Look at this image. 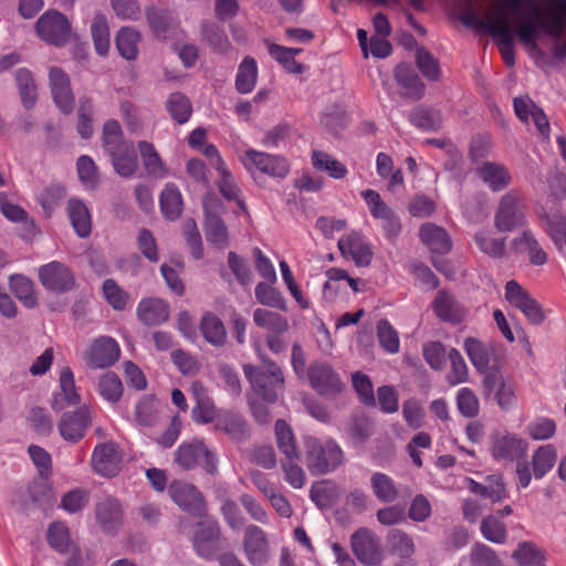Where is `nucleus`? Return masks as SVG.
I'll return each instance as SVG.
<instances>
[{"label": "nucleus", "instance_id": "26", "mask_svg": "<svg viewBox=\"0 0 566 566\" xmlns=\"http://www.w3.org/2000/svg\"><path fill=\"white\" fill-rule=\"evenodd\" d=\"M216 429L224 432L234 441H242L249 437L250 429L244 417L233 410H221L216 419Z\"/></svg>", "mask_w": 566, "mask_h": 566}, {"label": "nucleus", "instance_id": "8", "mask_svg": "<svg viewBox=\"0 0 566 566\" xmlns=\"http://www.w3.org/2000/svg\"><path fill=\"white\" fill-rule=\"evenodd\" d=\"M170 499L185 512L201 517L207 512L203 494L193 485L181 480L172 481L168 486Z\"/></svg>", "mask_w": 566, "mask_h": 566}, {"label": "nucleus", "instance_id": "62", "mask_svg": "<svg viewBox=\"0 0 566 566\" xmlns=\"http://www.w3.org/2000/svg\"><path fill=\"white\" fill-rule=\"evenodd\" d=\"M228 265L234 274L237 281L242 286H249L253 282V273L245 260L240 258L235 252H230L228 256Z\"/></svg>", "mask_w": 566, "mask_h": 566}, {"label": "nucleus", "instance_id": "37", "mask_svg": "<svg viewBox=\"0 0 566 566\" xmlns=\"http://www.w3.org/2000/svg\"><path fill=\"white\" fill-rule=\"evenodd\" d=\"M253 322L256 326L268 329L270 334H283L289 328V322L284 316L265 308L254 310Z\"/></svg>", "mask_w": 566, "mask_h": 566}, {"label": "nucleus", "instance_id": "22", "mask_svg": "<svg viewBox=\"0 0 566 566\" xmlns=\"http://www.w3.org/2000/svg\"><path fill=\"white\" fill-rule=\"evenodd\" d=\"M49 78L54 103L61 112L71 114L74 108V98L67 74L59 67H52Z\"/></svg>", "mask_w": 566, "mask_h": 566}, {"label": "nucleus", "instance_id": "35", "mask_svg": "<svg viewBox=\"0 0 566 566\" xmlns=\"http://www.w3.org/2000/svg\"><path fill=\"white\" fill-rule=\"evenodd\" d=\"M478 174L493 191L502 190L511 182L510 172L500 164L484 163L478 169Z\"/></svg>", "mask_w": 566, "mask_h": 566}, {"label": "nucleus", "instance_id": "30", "mask_svg": "<svg viewBox=\"0 0 566 566\" xmlns=\"http://www.w3.org/2000/svg\"><path fill=\"white\" fill-rule=\"evenodd\" d=\"M138 149L144 168L150 177L164 179L168 176V168L153 144L140 142Z\"/></svg>", "mask_w": 566, "mask_h": 566}, {"label": "nucleus", "instance_id": "47", "mask_svg": "<svg viewBox=\"0 0 566 566\" xmlns=\"http://www.w3.org/2000/svg\"><path fill=\"white\" fill-rule=\"evenodd\" d=\"M374 433V423L364 412L353 415L348 424V434L355 443L366 442Z\"/></svg>", "mask_w": 566, "mask_h": 566}, {"label": "nucleus", "instance_id": "27", "mask_svg": "<svg viewBox=\"0 0 566 566\" xmlns=\"http://www.w3.org/2000/svg\"><path fill=\"white\" fill-rule=\"evenodd\" d=\"M432 307L434 314L444 322L460 323L464 317V310L453 295L444 290L438 292Z\"/></svg>", "mask_w": 566, "mask_h": 566}, {"label": "nucleus", "instance_id": "7", "mask_svg": "<svg viewBox=\"0 0 566 566\" xmlns=\"http://www.w3.org/2000/svg\"><path fill=\"white\" fill-rule=\"evenodd\" d=\"M240 160L244 168L254 175L256 171L271 177L283 178L287 175L290 167L283 157L249 149L241 155Z\"/></svg>", "mask_w": 566, "mask_h": 566}, {"label": "nucleus", "instance_id": "17", "mask_svg": "<svg viewBox=\"0 0 566 566\" xmlns=\"http://www.w3.org/2000/svg\"><path fill=\"white\" fill-rule=\"evenodd\" d=\"M361 197L373 218L382 222L389 235H396L400 231V221L380 195L373 189H367L361 192Z\"/></svg>", "mask_w": 566, "mask_h": 566}, {"label": "nucleus", "instance_id": "63", "mask_svg": "<svg viewBox=\"0 0 566 566\" xmlns=\"http://www.w3.org/2000/svg\"><path fill=\"white\" fill-rule=\"evenodd\" d=\"M417 66L424 77L428 80H438L440 76V67L437 59L427 50L418 49L416 53Z\"/></svg>", "mask_w": 566, "mask_h": 566}, {"label": "nucleus", "instance_id": "25", "mask_svg": "<svg viewBox=\"0 0 566 566\" xmlns=\"http://www.w3.org/2000/svg\"><path fill=\"white\" fill-rule=\"evenodd\" d=\"M80 401L81 396L75 386L74 374L70 367H64L60 373V390L54 394L51 406L60 411Z\"/></svg>", "mask_w": 566, "mask_h": 566}, {"label": "nucleus", "instance_id": "28", "mask_svg": "<svg viewBox=\"0 0 566 566\" xmlns=\"http://www.w3.org/2000/svg\"><path fill=\"white\" fill-rule=\"evenodd\" d=\"M137 316L145 325H158L168 319L169 306L157 297L144 298L138 304Z\"/></svg>", "mask_w": 566, "mask_h": 566}, {"label": "nucleus", "instance_id": "11", "mask_svg": "<svg viewBox=\"0 0 566 566\" xmlns=\"http://www.w3.org/2000/svg\"><path fill=\"white\" fill-rule=\"evenodd\" d=\"M350 545L354 555L361 564L377 566L380 563V542L371 530L358 528L350 537Z\"/></svg>", "mask_w": 566, "mask_h": 566}, {"label": "nucleus", "instance_id": "57", "mask_svg": "<svg viewBox=\"0 0 566 566\" xmlns=\"http://www.w3.org/2000/svg\"><path fill=\"white\" fill-rule=\"evenodd\" d=\"M377 337L380 346L388 353L395 354L399 352V336L397 331L387 319H381L377 324Z\"/></svg>", "mask_w": 566, "mask_h": 566}, {"label": "nucleus", "instance_id": "15", "mask_svg": "<svg viewBox=\"0 0 566 566\" xmlns=\"http://www.w3.org/2000/svg\"><path fill=\"white\" fill-rule=\"evenodd\" d=\"M524 219L523 208L517 193H505L499 203L494 223L500 231H511L522 224Z\"/></svg>", "mask_w": 566, "mask_h": 566}, {"label": "nucleus", "instance_id": "4", "mask_svg": "<svg viewBox=\"0 0 566 566\" xmlns=\"http://www.w3.org/2000/svg\"><path fill=\"white\" fill-rule=\"evenodd\" d=\"M174 460L184 470H192L201 463L208 474L214 475L218 472L214 453L199 439L181 443L175 451Z\"/></svg>", "mask_w": 566, "mask_h": 566}, {"label": "nucleus", "instance_id": "36", "mask_svg": "<svg viewBox=\"0 0 566 566\" xmlns=\"http://www.w3.org/2000/svg\"><path fill=\"white\" fill-rule=\"evenodd\" d=\"M556 460L557 450L553 444L538 447L532 457V471L535 479L544 478L553 469Z\"/></svg>", "mask_w": 566, "mask_h": 566}, {"label": "nucleus", "instance_id": "59", "mask_svg": "<svg viewBox=\"0 0 566 566\" xmlns=\"http://www.w3.org/2000/svg\"><path fill=\"white\" fill-rule=\"evenodd\" d=\"M457 406L460 413L467 418H474L480 411L479 398L475 392L468 387H463L458 391Z\"/></svg>", "mask_w": 566, "mask_h": 566}, {"label": "nucleus", "instance_id": "16", "mask_svg": "<svg viewBox=\"0 0 566 566\" xmlns=\"http://www.w3.org/2000/svg\"><path fill=\"white\" fill-rule=\"evenodd\" d=\"M190 392L196 402L191 410L193 421L201 424L214 422L220 411L210 397L208 388L201 381L195 380L190 385Z\"/></svg>", "mask_w": 566, "mask_h": 566}, {"label": "nucleus", "instance_id": "13", "mask_svg": "<svg viewBox=\"0 0 566 566\" xmlns=\"http://www.w3.org/2000/svg\"><path fill=\"white\" fill-rule=\"evenodd\" d=\"M193 547L201 557L207 559L213 558L222 549L220 525L217 521L207 520L197 524Z\"/></svg>", "mask_w": 566, "mask_h": 566}, {"label": "nucleus", "instance_id": "46", "mask_svg": "<svg viewBox=\"0 0 566 566\" xmlns=\"http://www.w3.org/2000/svg\"><path fill=\"white\" fill-rule=\"evenodd\" d=\"M256 77V62L254 59L248 56L242 61V63L239 66L235 80L237 90L242 94L252 92L253 88L255 87Z\"/></svg>", "mask_w": 566, "mask_h": 566}, {"label": "nucleus", "instance_id": "44", "mask_svg": "<svg viewBox=\"0 0 566 566\" xmlns=\"http://www.w3.org/2000/svg\"><path fill=\"white\" fill-rule=\"evenodd\" d=\"M269 53L275 59L287 72L301 74L305 66L295 60V55L302 52L301 49H291L277 44H269Z\"/></svg>", "mask_w": 566, "mask_h": 566}, {"label": "nucleus", "instance_id": "6", "mask_svg": "<svg viewBox=\"0 0 566 566\" xmlns=\"http://www.w3.org/2000/svg\"><path fill=\"white\" fill-rule=\"evenodd\" d=\"M528 443L516 433L496 430L490 436V452L497 462H515L526 457Z\"/></svg>", "mask_w": 566, "mask_h": 566}, {"label": "nucleus", "instance_id": "20", "mask_svg": "<svg viewBox=\"0 0 566 566\" xmlns=\"http://www.w3.org/2000/svg\"><path fill=\"white\" fill-rule=\"evenodd\" d=\"M243 546L245 556L252 566H263L269 560V543L261 527L249 525L245 528Z\"/></svg>", "mask_w": 566, "mask_h": 566}, {"label": "nucleus", "instance_id": "23", "mask_svg": "<svg viewBox=\"0 0 566 566\" xmlns=\"http://www.w3.org/2000/svg\"><path fill=\"white\" fill-rule=\"evenodd\" d=\"M120 454L114 443H101L94 449L92 465L96 473L104 476H114L119 471Z\"/></svg>", "mask_w": 566, "mask_h": 566}, {"label": "nucleus", "instance_id": "48", "mask_svg": "<svg viewBox=\"0 0 566 566\" xmlns=\"http://www.w3.org/2000/svg\"><path fill=\"white\" fill-rule=\"evenodd\" d=\"M512 557L521 566H544L545 556L533 543L524 542L513 552Z\"/></svg>", "mask_w": 566, "mask_h": 566}, {"label": "nucleus", "instance_id": "12", "mask_svg": "<svg viewBox=\"0 0 566 566\" xmlns=\"http://www.w3.org/2000/svg\"><path fill=\"white\" fill-rule=\"evenodd\" d=\"M36 32L42 40L61 45L70 38L71 25L62 13L48 11L38 20Z\"/></svg>", "mask_w": 566, "mask_h": 566}, {"label": "nucleus", "instance_id": "42", "mask_svg": "<svg viewBox=\"0 0 566 566\" xmlns=\"http://www.w3.org/2000/svg\"><path fill=\"white\" fill-rule=\"evenodd\" d=\"M275 437L279 450L283 453L284 459L298 460L300 455L292 429L284 420H277L275 423Z\"/></svg>", "mask_w": 566, "mask_h": 566}, {"label": "nucleus", "instance_id": "9", "mask_svg": "<svg viewBox=\"0 0 566 566\" xmlns=\"http://www.w3.org/2000/svg\"><path fill=\"white\" fill-rule=\"evenodd\" d=\"M307 378L321 396L328 398L336 397L344 388L339 375L325 361L312 363L307 369Z\"/></svg>", "mask_w": 566, "mask_h": 566}, {"label": "nucleus", "instance_id": "54", "mask_svg": "<svg viewBox=\"0 0 566 566\" xmlns=\"http://www.w3.org/2000/svg\"><path fill=\"white\" fill-rule=\"evenodd\" d=\"M448 358L451 364V369L447 376L448 382L452 386L465 382L469 377V368L460 352L451 348Z\"/></svg>", "mask_w": 566, "mask_h": 566}, {"label": "nucleus", "instance_id": "38", "mask_svg": "<svg viewBox=\"0 0 566 566\" xmlns=\"http://www.w3.org/2000/svg\"><path fill=\"white\" fill-rule=\"evenodd\" d=\"M108 154L112 157L113 166L118 175L130 177L137 170V158L130 145L127 144L123 146L122 149H115Z\"/></svg>", "mask_w": 566, "mask_h": 566}, {"label": "nucleus", "instance_id": "1", "mask_svg": "<svg viewBox=\"0 0 566 566\" xmlns=\"http://www.w3.org/2000/svg\"><path fill=\"white\" fill-rule=\"evenodd\" d=\"M548 15L533 0H491L476 15L467 14L464 25L492 35L504 63L515 64L514 41H518L528 55L538 61L544 56L539 46L542 34L556 43L552 48L555 59L566 56V0H543Z\"/></svg>", "mask_w": 566, "mask_h": 566}, {"label": "nucleus", "instance_id": "32", "mask_svg": "<svg viewBox=\"0 0 566 566\" xmlns=\"http://www.w3.org/2000/svg\"><path fill=\"white\" fill-rule=\"evenodd\" d=\"M159 206L163 216L167 220H176L182 212V196L178 187L174 184H167L159 197Z\"/></svg>", "mask_w": 566, "mask_h": 566}, {"label": "nucleus", "instance_id": "56", "mask_svg": "<svg viewBox=\"0 0 566 566\" xmlns=\"http://www.w3.org/2000/svg\"><path fill=\"white\" fill-rule=\"evenodd\" d=\"M388 542L392 553L400 558H409L415 553L412 538L400 530H392L388 535Z\"/></svg>", "mask_w": 566, "mask_h": 566}, {"label": "nucleus", "instance_id": "61", "mask_svg": "<svg viewBox=\"0 0 566 566\" xmlns=\"http://www.w3.org/2000/svg\"><path fill=\"white\" fill-rule=\"evenodd\" d=\"M77 174L85 188L92 189L97 185L98 171L95 163L88 156H81L77 159Z\"/></svg>", "mask_w": 566, "mask_h": 566}, {"label": "nucleus", "instance_id": "45", "mask_svg": "<svg viewBox=\"0 0 566 566\" xmlns=\"http://www.w3.org/2000/svg\"><path fill=\"white\" fill-rule=\"evenodd\" d=\"M91 33L97 54L105 56L108 53L111 45L109 29L105 15L97 13L94 17L91 25Z\"/></svg>", "mask_w": 566, "mask_h": 566}, {"label": "nucleus", "instance_id": "51", "mask_svg": "<svg viewBox=\"0 0 566 566\" xmlns=\"http://www.w3.org/2000/svg\"><path fill=\"white\" fill-rule=\"evenodd\" d=\"M481 533L490 542L504 544L507 537L506 525L495 515H488L481 522Z\"/></svg>", "mask_w": 566, "mask_h": 566}, {"label": "nucleus", "instance_id": "34", "mask_svg": "<svg viewBox=\"0 0 566 566\" xmlns=\"http://www.w3.org/2000/svg\"><path fill=\"white\" fill-rule=\"evenodd\" d=\"M398 84L405 90V95L419 99L424 92V85L413 70L407 64H399L395 70Z\"/></svg>", "mask_w": 566, "mask_h": 566}, {"label": "nucleus", "instance_id": "21", "mask_svg": "<svg viewBox=\"0 0 566 566\" xmlns=\"http://www.w3.org/2000/svg\"><path fill=\"white\" fill-rule=\"evenodd\" d=\"M119 354V346L114 338L101 336L90 347L87 364L93 368H106L118 360Z\"/></svg>", "mask_w": 566, "mask_h": 566}, {"label": "nucleus", "instance_id": "64", "mask_svg": "<svg viewBox=\"0 0 566 566\" xmlns=\"http://www.w3.org/2000/svg\"><path fill=\"white\" fill-rule=\"evenodd\" d=\"M472 566H503L495 552L484 544H476L471 552Z\"/></svg>", "mask_w": 566, "mask_h": 566}, {"label": "nucleus", "instance_id": "3", "mask_svg": "<svg viewBox=\"0 0 566 566\" xmlns=\"http://www.w3.org/2000/svg\"><path fill=\"white\" fill-rule=\"evenodd\" d=\"M306 465L312 474H326L343 461V452L334 441L322 442L314 437L304 439Z\"/></svg>", "mask_w": 566, "mask_h": 566}, {"label": "nucleus", "instance_id": "50", "mask_svg": "<svg viewBox=\"0 0 566 566\" xmlns=\"http://www.w3.org/2000/svg\"><path fill=\"white\" fill-rule=\"evenodd\" d=\"M273 284L274 283L260 282L255 286V298L262 305L285 311V300L282 293L272 286Z\"/></svg>", "mask_w": 566, "mask_h": 566}, {"label": "nucleus", "instance_id": "19", "mask_svg": "<svg viewBox=\"0 0 566 566\" xmlns=\"http://www.w3.org/2000/svg\"><path fill=\"white\" fill-rule=\"evenodd\" d=\"M205 210L207 212V224H206V235L207 239L217 245L227 244L228 243V230L224 222L220 218V212H222V205L220 200L212 195L207 196L203 201Z\"/></svg>", "mask_w": 566, "mask_h": 566}, {"label": "nucleus", "instance_id": "33", "mask_svg": "<svg viewBox=\"0 0 566 566\" xmlns=\"http://www.w3.org/2000/svg\"><path fill=\"white\" fill-rule=\"evenodd\" d=\"M464 350L469 356L472 365L479 373H484L490 370V360H491V348L489 345L484 344L480 339L475 337H468L464 340Z\"/></svg>", "mask_w": 566, "mask_h": 566}, {"label": "nucleus", "instance_id": "41", "mask_svg": "<svg viewBox=\"0 0 566 566\" xmlns=\"http://www.w3.org/2000/svg\"><path fill=\"white\" fill-rule=\"evenodd\" d=\"M10 289L24 306L32 308L38 305L34 284L27 276L21 274L11 275Z\"/></svg>", "mask_w": 566, "mask_h": 566}, {"label": "nucleus", "instance_id": "53", "mask_svg": "<svg viewBox=\"0 0 566 566\" xmlns=\"http://www.w3.org/2000/svg\"><path fill=\"white\" fill-rule=\"evenodd\" d=\"M99 395L109 402H116L123 395V384L112 371L104 374L98 381Z\"/></svg>", "mask_w": 566, "mask_h": 566}, {"label": "nucleus", "instance_id": "5", "mask_svg": "<svg viewBox=\"0 0 566 566\" xmlns=\"http://www.w3.org/2000/svg\"><path fill=\"white\" fill-rule=\"evenodd\" d=\"M483 395L492 397L503 411L511 410L516 401V385L506 378L500 368H491L482 380Z\"/></svg>", "mask_w": 566, "mask_h": 566}, {"label": "nucleus", "instance_id": "2", "mask_svg": "<svg viewBox=\"0 0 566 566\" xmlns=\"http://www.w3.org/2000/svg\"><path fill=\"white\" fill-rule=\"evenodd\" d=\"M263 368L244 365L243 371L253 390L265 401L274 402L284 388V376L281 367L271 359L263 358Z\"/></svg>", "mask_w": 566, "mask_h": 566}, {"label": "nucleus", "instance_id": "39", "mask_svg": "<svg viewBox=\"0 0 566 566\" xmlns=\"http://www.w3.org/2000/svg\"><path fill=\"white\" fill-rule=\"evenodd\" d=\"M312 165L316 170L324 171L335 179H342L348 172L344 164L322 150H313Z\"/></svg>", "mask_w": 566, "mask_h": 566}, {"label": "nucleus", "instance_id": "24", "mask_svg": "<svg viewBox=\"0 0 566 566\" xmlns=\"http://www.w3.org/2000/svg\"><path fill=\"white\" fill-rule=\"evenodd\" d=\"M96 520L107 534H116L122 526L123 511L119 502L114 497H106L96 505Z\"/></svg>", "mask_w": 566, "mask_h": 566}, {"label": "nucleus", "instance_id": "31", "mask_svg": "<svg viewBox=\"0 0 566 566\" xmlns=\"http://www.w3.org/2000/svg\"><path fill=\"white\" fill-rule=\"evenodd\" d=\"M67 214L72 227L80 237H87L92 231V217L86 205L75 198L69 200Z\"/></svg>", "mask_w": 566, "mask_h": 566}, {"label": "nucleus", "instance_id": "10", "mask_svg": "<svg viewBox=\"0 0 566 566\" xmlns=\"http://www.w3.org/2000/svg\"><path fill=\"white\" fill-rule=\"evenodd\" d=\"M505 298L518 308L526 318L535 325L544 322L545 313L539 303L516 281L511 280L505 285Z\"/></svg>", "mask_w": 566, "mask_h": 566}, {"label": "nucleus", "instance_id": "52", "mask_svg": "<svg viewBox=\"0 0 566 566\" xmlns=\"http://www.w3.org/2000/svg\"><path fill=\"white\" fill-rule=\"evenodd\" d=\"M103 295L115 311H124L129 302V294L125 292L114 280L104 281Z\"/></svg>", "mask_w": 566, "mask_h": 566}, {"label": "nucleus", "instance_id": "43", "mask_svg": "<svg viewBox=\"0 0 566 566\" xmlns=\"http://www.w3.org/2000/svg\"><path fill=\"white\" fill-rule=\"evenodd\" d=\"M370 486L375 496L384 503H391L397 500L399 495L394 480L381 472H376L371 475Z\"/></svg>", "mask_w": 566, "mask_h": 566}, {"label": "nucleus", "instance_id": "29", "mask_svg": "<svg viewBox=\"0 0 566 566\" xmlns=\"http://www.w3.org/2000/svg\"><path fill=\"white\" fill-rule=\"evenodd\" d=\"M199 329L205 340L214 347H222L227 342L223 322L211 312H206L201 316Z\"/></svg>", "mask_w": 566, "mask_h": 566}, {"label": "nucleus", "instance_id": "40", "mask_svg": "<svg viewBox=\"0 0 566 566\" xmlns=\"http://www.w3.org/2000/svg\"><path fill=\"white\" fill-rule=\"evenodd\" d=\"M139 42V32L128 27L122 28L115 39L118 53L126 60L137 57Z\"/></svg>", "mask_w": 566, "mask_h": 566}, {"label": "nucleus", "instance_id": "55", "mask_svg": "<svg viewBox=\"0 0 566 566\" xmlns=\"http://www.w3.org/2000/svg\"><path fill=\"white\" fill-rule=\"evenodd\" d=\"M167 109L171 117L179 124L186 123L192 112L190 101L180 93H174L169 96Z\"/></svg>", "mask_w": 566, "mask_h": 566}, {"label": "nucleus", "instance_id": "14", "mask_svg": "<svg viewBox=\"0 0 566 566\" xmlns=\"http://www.w3.org/2000/svg\"><path fill=\"white\" fill-rule=\"evenodd\" d=\"M92 424L88 407L82 406L72 412H64L57 423L61 437L72 443H76L85 436Z\"/></svg>", "mask_w": 566, "mask_h": 566}, {"label": "nucleus", "instance_id": "49", "mask_svg": "<svg viewBox=\"0 0 566 566\" xmlns=\"http://www.w3.org/2000/svg\"><path fill=\"white\" fill-rule=\"evenodd\" d=\"M420 240L430 248H448L451 244L448 232L434 223H424L420 228Z\"/></svg>", "mask_w": 566, "mask_h": 566}, {"label": "nucleus", "instance_id": "58", "mask_svg": "<svg viewBox=\"0 0 566 566\" xmlns=\"http://www.w3.org/2000/svg\"><path fill=\"white\" fill-rule=\"evenodd\" d=\"M48 542L52 548L60 553H66L70 548V533L65 524L54 522L48 530Z\"/></svg>", "mask_w": 566, "mask_h": 566}, {"label": "nucleus", "instance_id": "60", "mask_svg": "<svg viewBox=\"0 0 566 566\" xmlns=\"http://www.w3.org/2000/svg\"><path fill=\"white\" fill-rule=\"evenodd\" d=\"M103 143L107 153L127 145L122 138V128L117 120L109 119L104 124Z\"/></svg>", "mask_w": 566, "mask_h": 566}, {"label": "nucleus", "instance_id": "18", "mask_svg": "<svg viewBox=\"0 0 566 566\" xmlns=\"http://www.w3.org/2000/svg\"><path fill=\"white\" fill-rule=\"evenodd\" d=\"M39 277L44 287L57 293L70 291L75 284V279L70 269L56 261L41 266Z\"/></svg>", "mask_w": 566, "mask_h": 566}]
</instances>
